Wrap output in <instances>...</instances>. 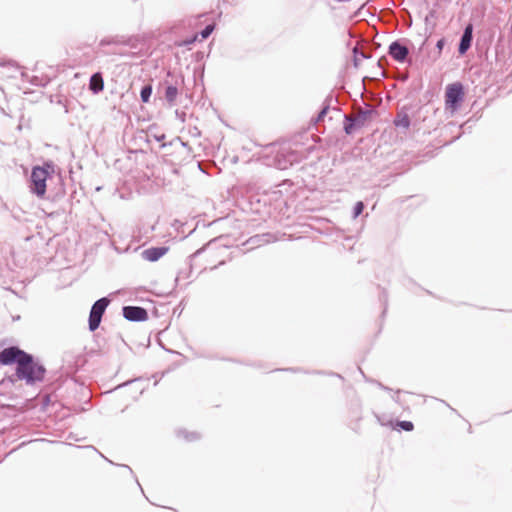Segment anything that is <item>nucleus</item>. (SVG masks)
Segmentation results:
<instances>
[{"instance_id":"a211bd4d","label":"nucleus","mask_w":512,"mask_h":512,"mask_svg":"<svg viewBox=\"0 0 512 512\" xmlns=\"http://www.w3.org/2000/svg\"><path fill=\"white\" fill-rule=\"evenodd\" d=\"M178 95V89L176 86L168 85L165 89V99L169 103H173Z\"/></svg>"},{"instance_id":"39448f33","label":"nucleus","mask_w":512,"mask_h":512,"mask_svg":"<svg viewBox=\"0 0 512 512\" xmlns=\"http://www.w3.org/2000/svg\"><path fill=\"white\" fill-rule=\"evenodd\" d=\"M26 354V352L22 349H20L18 346H10L7 348H4L0 352V365L8 366L12 364H19L21 361V358H23V355Z\"/></svg>"},{"instance_id":"0eeeda50","label":"nucleus","mask_w":512,"mask_h":512,"mask_svg":"<svg viewBox=\"0 0 512 512\" xmlns=\"http://www.w3.org/2000/svg\"><path fill=\"white\" fill-rule=\"evenodd\" d=\"M388 54L395 61L399 63H405L409 55V50L399 40H395L389 45Z\"/></svg>"},{"instance_id":"1a4fd4ad","label":"nucleus","mask_w":512,"mask_h":512,"mask_svg":"<svg viewBox=\"0 0 512 512\" xmlns=\"http://www.w3.org/2000/svg\"><path fill=\"white\" fill-rule=\"evenodd\" d=\"M168 250L169 248L166 246L150 247L142 252V257L149 262H155L164 256Z\"/></svg>"},{"instance_id":"4468645a","label":"nucleus","mask_w":512,"mask_h":512,"mask_svg":"<svg viewBox=\"0 0 512 512\" xmlns=\"http://www.w3.org/2000/svg\"><path fill=\"white\" fill-rule=\"evenodd\" d=\"M393 123L397 128H403L407 130L410 127L411 120L407 113L399 112L394 118Z\"/></svg>"},{"instance_id":"f3484780","label":"nucleus","mask_w":512,"mask_h":512,"mask_svg":"<svg viewBox=\"0 0 512 512\" xmlns=\"http://www.w3.org/2000/svg\"><path fill=\"white\" fill-rule=\"evenodd\" d=\"M177 436L180 438H183L184 440H186L188 442L195 441V440L199 439V437H200L197 432H188L184 429L178 430Z\"/></svg>"},{"instance_id":"a878e982","label":"nucleus","mask_w":512,"mask_h":512,"mask_svg":"<svg viewBox=\"0 0 512 512\" xmlns=\"http://www.w3.org/2000/svg\"><path fill=\"white\" fill-rule=\"evenodd\" d=\"M214 28L215 26L213 24L206 25L200 32L201 38L207 39L214 31Z\"/></svg>"},{"instance_id":"9b49d317","label":"nucleus","mask_w":512,"mask_h":512,"mask_svg":"<svg viewBox=\"0 0 512 512\" xmlns=\"http://www.w3.org/2000/svg\"><path fill=\"white\" fill-rule=\"evenodd\" d=\"M104 89V79L101 72H96L91 75L89 81V90L93 94H98Z\"/></svg>"},{"instance_id":"7ed1b4c3","label":"nucleus","mask_w":512,"mask_h":512,"mask_svg":"<svg viewBox=\"0 0 512 512\" xmlns=\"http://www.w3.org/2000/svg\"><path fill=\"white\" fill-rule=\"evenodd\" d=\"M49 168H53L51 164H46L45 167L36 166L31 172V191L37 196L42 197L46 192V181L49 175Z\"/></svg>"},{"instance_id":"5701e85b","label":"nucleus","mask_w":512,"mask_h":512,"mask_svg":"<svg viewBox=\"0 0 512 512\" xmlns=\"http://www.w3.org/2000/svg\"><path fill=\"white\" fill-rule=\"evenodd\" d=\"M379 300L380 302L383 304L384 308H383V311H382V316L385 315L386 313V310H387V305H388V294H387V291L385 289H383L379 295Z\"/></svg>"},{"instance_id":"c756f323","label":"nucleus","mask_w":512,"mask_h":512,"mask_svg":"<svg viewBox=\"0 0 512 512\" xmlns=\"http://www.w3.org/2000/svg\"><path fill=\"white\" fill-rule=\"evenodd\" d=\"M1 66H7L9 69H12L13 72H18L19 67L15 65L13 62L0 63Z\"/></svg>"},{"instance_id":"473e14b6","label":"nucleus","mask_w":512,"mask_h":512,"mask_svg":"<svg viewBox=\"0 0 512 512\" xmlns=\"http://www.w3.org/2000/svg\"><path fill=\"white\" fill-rule=\"evenodd\" d=\"M120 466L125 468L130 474H133V470L128 465L122 464Z\"/></svg>"},{"instance_id":"f257e3e1","label":"nucleus","mask_w":512,"mask_h":512,"mask_svg":"<svg viewBox=\"0 0 512 512\" xmlns=\"http://www.w3.org/2000/svg\"><path fill=\"white\" fill-rule=\"evenodd\" d=\"M46 369L42 364L34 361L31 354L27 353L23 355L21 361L16 367V375L18 379L25 380L27 384H33L40 382L44 379Z\"/></svg>"},{"instance_id":"dca6fc26","label":"nucleus","mask_w":512,"mask_h":512,"mask_svg":"<svg viewBox=\"0 0 512 512\" xmlns=\"http://www.w3.org/2000/svg\"><path fill=\"white\" fill-rule=\"evenodd\" d=\"M298 161V157L294 151H291L287 154V159L284 162L278 161L279 169H286L289 165H292L294 162Z\"/></svg>"},{"instance_id":"4c0bfd02","label":"nucleus","mask_w":512,"mask_h":512,"mask_svg":"<svg viewBox=\"0 0 512 512\" xmlns=\"http://www.w3.org/2000/svg\"><path fill=\"white\" fill-rule=\"evenodd\" d=\"M85 448H90L97 452V449L94 446H86Z\"/></svg>"},{"instance_id":"423d86ee","label":"nucleus","mask_w":512,"mask_h":512,"mask_svg":"<svg viewBox=\"0 0 512 512\" xmlns=\"http://www.w3.org/2000/svg\"><path fill=\"white\" fill-rule=\"evenodd\" d=\"M123 317L131 322H143L148 319V312L140 306H124L122 308Z\"/></svg>"},{"instance_id":"f8f14e48","label":"nucleus","mask_w":512,"mask_h":512,"mask_svg":"<svg viewBox=\"0 0 512 512\" xmlns=\"http://www.w3.org/2000/svg\"><path fill=\"white\" fill-rule=\"evenodd\" d=\"M376 418L382 426L391 425L394 429L403 430L406 432H410L414 429V424L411 421L397 420L395 425H393L392 421H389L388 423L384 422L383 419L381 418V416H379V415H376Z\"/></svg>"},{"instance_id":"4be33fe9","label":"nucleus","mask_w":512,"mask_h":512,"mask_svg":"<svg viewBox=\"0 0 512 512\" xmlns=\"http://www.w3.org/2000/svg\"><path fill=\"white\" fill-rule=\"evenodd\" d=\"M167 146H178L180 148H184L187 146V143L181 141V139L179 137H176L169 144H167V143L161 144V148H166Z\"/></svg>"},{"instance_id":"c9c22d12","label":"nucleus","mask_w":512,"mask_h":512,"mask_svg":"<svg viewBox=\"0 0 512 512\" xmlns=\"http://www.w3.org/2000/svg\"><path fill=\"white\" fill-rule=\"evenodd\" d=\"M202 249L197 250L194 254H192L190 257H196L201 253Z\"/></svg>"},{"instance_id":"7c9ffc66","label":"nucleus","mask_w":512,"mask_h":512,"mask_svg":"<svg viewBox=\"0 0 512 512\" xmlns=\"http://www.w3.org/2000/svg\"><path fill=\"white\" fill-rule=\"evenodd\" d=\"M402 392V390L398 389L395 391V394L392 396V399L395 403L399 404V405H403L402 402H401V399L399 397V394Z\"/></svg>"},{"instance_id":"ea45409f","label":"nucleus","mask_w":512,"mask_h":512,"mask_svg":"<svg viewBox=\"0 0 512 512\" xmlns=\"http://www.w3.org/2000/svg\"><path fill=\"white\" fill-rule=\"evenodd\" d=\"M348 71V61L346 62V65H345V73H347Z\"/></svg>"},{"instance_id":"a19ab883","label":"nucleus","mask_w":512,"mask_h":512,"mask_svg":"<svg viewBox=\"0 0 512 512\" xmlns=\"http://www.w3.org/2000/svg\"><path fill=\"white\" fill-rule=\"evenodd\" d=\"M354 38L356 37V26L354 25V32H353Z\"/></svg>"},{"instance_id":"2eb2a0df","label":"nucleus","mask_w":512,"mask_h":512,"mask_svg":"<svg viewBox=\"0 0 512 512\" xmlns=\"http://www.w3.org/2000/svg\"><path fill=\"white\" fill-rule=\"evenodd\" d=\"M371 58V53L369 51L361 50L358 47V42L354 44V68H357L360 60Z\"/></svg>"},{"instance_id":"b1692460","label":"nucleus","mask_w":512,"mask_h":512,"mask_svg":"<svg viewBox=\"0 0 512 512\" xmlns=\"http://www.w3.org/2000/svg\"><path fill=\"white\" fill-rule=\"evenodd\" d=\"M364 209L365 204L363 201H358L354 204V220L363 213Z\"/></svg>"},{"instance_id":"20e7f679","label":"nucleus","mask_w":512,"mask_h":512,"mask_svg":"<svg viewBox=\"0 0 512 512\" xmlns=\"http://www.w3.org/2000/svg\"><path fill=\"white\" fill-rule=\"evenodd\" d=\"M109 303V298L102 297L96 300L92 305L88 319L89 330L91 332L95 331L99 327L102 316L105 313Z\"/></svg>"},{"instance_id":"393cba45","label":"nucleus","mask_w":512,"mask_h":512,"mask_svg":"<svg viewBox=\"0 0 512 512\" xmlns=\"http://www.w3.org/2000/svg\"><path fill=\"white\" fill-rule=\"evenodd\" d=\"M121 41L117 37H109V38H103L99 42V46H106V45H112V44H119Z\"/></svg>"},{"instance_id":"ddd939ff","label":"nucleus","mask_w":512,"mask_h":512,"mask_svg":"<svg viewBox=\"0 0 512 512\" xmlns=\"http://www.w3.org/2000/svg\"><path fill=\"white\" fill-rule=\"evenodd\" d=\"M275 240H276V238L272 234L265 233V234H261V235H255V236L249 238L247 243L251 244L252 247H255V246H261L266 243L274 242Z\"/></svg>"},{"instance_id":"f704fd0d","label":"nucleus","mask_w":512,"mask_h":512,"mask_svg":"<svg viewBox=\"0 0 512 512\" xmlns=\"http://www.w3.org/2000/svg\"><path fill=\"white\" fill-rule=\"evenodd\" d=\"M348 36L350 39H352V27H349L347 30Z\"/></svg>"},{"instance_id":"bb28decb","label":"nucleus","mask_w":512,"mask_h":512,"mask_svg":"<svg viewBox=\"0 0 512 512\" xmlns=\"http://www.w3.org/2000/svg\"><path fill=\"white\" fill-rule=\"evenodd\" d=\"M329 104H325L322 109L319 111L316 118H314V123L317 124L318 122L322 121L323 118L326 116L327 111L329 110Z\"/></svg>"},{"instance_id":"e433bc0d","label":"nucleus","mask_w":512,"mask_h":512,"mask_svg":"<svg viewBox=\"0 0 512 512\" xmlns=\"http://www.w3.org/2000/svg\"><path fill=\"white\" fill-rule=\"evenodd\" d=\"M100 455H101V457H103V458H104V455H102L101 453H100ZM105 459H106L110 464H114V463H113V461H111V460L107 459L106 457H105Z\"/></svg>"},{"instance_id":"37998d69","label":"nucleus","mask_w":512,"mask_h":512,"mask_svg":"<svg viewBox=\"0 0 512 512\" xmlns=\"http://www.w3.org/2000/svg\"><path fill=\"white\" fill-rule=\"evenodd\" d=\"M8 76L9 77H15V75L13 73L9 74Z\"/></svg>"},{"instance_id":"412c9836","label":"nucleus","mask_w":512,"mask_h":512,"mask_svg":"<svg viewBox=\"0 0 512 512\" xmlns=\"http://www.w3.org/2000/svg\"><path fill=\"white\" fill-rule=\"evenodd\" d=\"M344 131L346 134H352V114H345L344 116Z\"/></svg>"},{"instance_id":"6ab92c4d","label":"nucleus","mask_w":512,"mask_h":512,"mask_svg":"<svg viewBox=\"0 0 512 512\" xmlns=\"http://www.w3.org/2000/svg\"><path fill=\"white\" fill-rule=\"evenodd\" d=\"M151 94H152V87L150 85H144L140 91L141 101L144 103L149 102Z\"/></svg>"},{"instance_id":"f03ea898","label":"nucleus","mask_w":512,"mask_h":512,"mask_svg":"<svg viewBox=\"0 0 512 512\" xmlns=\"http://www.w3.org/2000/svg\"><path fill=\"white\" fill-rule=\"evenodd\" d=\"M464 100V86L460 82L449 84L445 91V108L452 113L457 111Z\"/></svg>"},{"instance_id":"2f4dec72","label":"nucleus","mask_w":512,"mask_h":512,"mask_svg":"<svg viewBox=\"0 0 512 512\" xmlns=\"http://www.w3.org/2000/svg\"><path fill=\"white\" fill-rule=\"evenodd\" d=\"M155 139L157 142H162L165 139V134L156 135Z\"/></svg>"},{"instance_id":"79ce46f5","label":"nucleus","mask_w":512,"mask_h":512,"mask_svg":"<svg viewBox=\"0 0 512 512\" xmlns=\"http://www.w3.org/2000/svg\"><path fill=\"white\" fill-rule=\"evenodd\" d=\"M334 375H335L337 378L342 379L341 375H339V374H334Z\"/></svg>"},{"instance_id":"aec40b11","label":"nucleus","mask_w":512,"mask_h":512,"mask_svg":"<svg viewBox=\"0 0 512 512\" xmlns=\"http://www.w3.org/2000/svg\"><path fill=\"white\" fill-rule=\"evenodd\" d=\"M358 370L360 372V374L362 375V377L364 378V380L366 382H369V383H374L376 384L380 389L384 390V391H392V389L388 386H385L384 384H382L381 382L379 381H376V380H373V379H370L368 377H366V375L364 374V372L362 371V369L360 367H358Z\"/></svg>"},{"instance_id":"9d476101","label":"nucleus","mask_w":512,"mask_h":512,"mask_svg":"<svg viewBox=\"0 0 512 512\" xmlns=\"http://www.w3.org/2000/svg\"><path fill=\"white\" fill-rule=\"evenodd\" d=\"M375 114L376 110L371 106L354 114V130L364 126Z\"/></svg>"},{"instance_id":"c85d7f7f","label":"nucleus","mask_w":512,"mask_h":512,"mask_svg":"<svg viewBox=\"0 0 512 512\" xmlns=\"http://www.w3.org/2000/svg\"><path fill=\"white\" fill-rule=\"evenodd\" d=\"M196 40H197V35H195V36H193V37H191V38H188V39H186V40H184V41L180 42V43L178 44V46H188V45L193 44Z\"/></svg>"},{"instance_id":"72a5a7b5","label":"nucleus","mask_w":512,"mask_h":512,"mask_svg":"<svg viewBox=\"0 0 512 512\" xmlns=\"http://www.w3.org/2000/svg\"><path fill=\"white\" fill-rule=\"evenodd\" d=\"M362 8H363V4H361V7L358 9V11L354 12L353 17L360 15Z\"/></svg>"},{"instance_id":"6e6552de","label":"nucleus","mask_w":512,"mask_h":512,"mask_svg":"<svg viewBox=\"0 0 512 512\" xmlns=\"http://www.w3.org/2000/svg\"><path fill=\"white\" fill-rule=\"evenodd\" d=\"M473 24L468 23L463 30V33L460 37V41L458 44V53L460 55H465L467 51L471 48L473 42Z\"/></svg>"},{"instance_id":"cd10ccee","label":"nucleus","mask_w":512,"mask_h":512,"mask_svg":"<svg viewBox=\"0 0 512 512\" xmlns=\"http://www.w3.org/2000/svg\"><path fill=\"white\" fill-rule=\"evenodd\" d=\"M446 44V40L444 37L440 38L436 43L437 55L436 58L439 57L442 53V50Z\"/></svg>"},{"instance_id":"58836bf2","label":"nucleus","mask_w":512,"mask_h":512,"mask_svg":"<svg viewBox=\"0 0 512 512\" xmlns=\"http://www.w3.org/2000/svg\"><path fill=\"white\" fill-rule=\"evenodd\" d=\"M357 25H366V23L363 20H361L357 23Z\"/></svg>"}]
</instances>
